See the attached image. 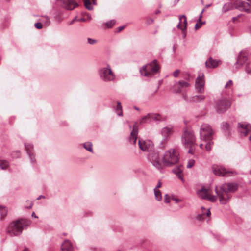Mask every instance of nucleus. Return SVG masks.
<instances>
[{
    "instance_id": "nucleus-28",
    "label": "nucleus",
    "mask_w": 251,
    "mask_h": 251,
    "mask_svg": "<svg viewBox=\"0 0 251 251\" xmlns=\"http://www.w3.org/2000/svg\"><path fill=\"white\" fill-rule=\"evenodd\" d=\"M84 148L89 152L93 153L92 143L90 142H87L83 144Z\"/></svg>"
},
{
    "instance_id": "nucleus-61",
    "label": "nucleus",
    "mask_w": 251,
    "mask_h": 251,
    "mask_svg": "<svg viewBox=\"0 0 251 251\" xmlns=\"http://www.w3.org/2000/svg\"><path fill=\"white\" fill-rule=\"evenodd\" d=\"M159 89V86L157 87V88L156 89V90H155V91L154 92V94H156V93L157 92L158 89Z\"/></svg>"
},
{
    "instance_id": "nucleus-10",
    "label": "nucleus",
    "mask_w": 251,
    "mask_h": 251,
    "mask_svg": "<svg viewBox=\"0 0 251 251\" xmlns=\"http://www.w3.org/2000/svg\"><path fill=\"white\" fill-rule=\"evenodd\" d=\"M197 194L198 196L203 200H207L210 202H214L217 201V196H214L210 194L209 189L204 187H202L200 190L197 191Z\"/></svg>"
},
{
    "instance_id": "nucleus-45",
    "label": "nucleus",
    "mask_w": 251,
    "mask_h": 251,
    "mask_svg": "<svg viewBox=\"0 0 251 251\" xmlns=\"http://www.w3.org/2000/svg\"><path fill=\"white\" fill-rule=\"evenodd\" d=\"M20 156V152L19 151H16L13 152V157H19Z\"/></svg>"
},
{
    "instance_id": "nucleus-9",
    "label": "nucleus",
    "mask_w": 251,
    "mask_h": 251,
    "mask_svg": "<svg viewBox=\"0 0 251 251\" xmlns=\"http://www.w3.org/2000/svg\"><path fill=\"white\" fill-rule=\"evenodd\" d=\"M230 106L229 100L225 98L219 99L215 101V108L217 112L223 113Z\"/></svg>"
},
{
    "instance_id": "nucleus-31",
    "label": "nucleus",
    "mask_w": 251,
    "mask_h": 251,
    "mask_svg": "<svg viewBox=\"0 0 251 251\" xmlns=\"http://www.w3.org/2000/svg\"><path fill=\"white\" fill-rule=\"evenodd\" d=\"M9 167V163L6 160L0 161V168L5 170Z\"/></svg>"
},
{
    "instance_id": "nucleus-8",
    "label": "nucleus",
    "mask_w": 251,
    "mask_h": 251,
    "mask_svg": "<svg viewBox=\"0 0 251 251\" xmlns=\"http://www.w3.org/2000/svg\"><path fill=\"white\" fill-rule=\"evenodd\" d=\"M213 173L217 176H229L233 175L236 174L235 171H230L227 170L223 166L213 165L212 167Z\"/></svg>"
},
{
    "instance_id": "nucleus-26",
    "label": "nucleus",
    "mask_w": 251,
    "mask_h": 251,
    "mask_svg": "<svg viewBox=\"0 0 251 251\" xmlns=\"http://www.w3.org/2000/svg\"><path fill=\"white\" fill-rule=\"evenodd\" d=\"M222 129L226 132H227L228 134H229V131L230 130V126L229 124L226 122H224L222 123L221 126Z\"/></svg>"
},
{
    "instance_id": "nucleus-3",
    "label": "nucleus",
    "mask_w": 251,
    "mask_h": 251,
    "mask_svg": "<svg viewBox=\"0 0 251 251\" xmlns=\"http://www.w3.org/2000/svg\"><path fill=\"white\" fill-rule=\"evenodd\" d=\"M30 224V221L26 219H20L13 221L8 226L7 233L11 236L20 235L23 229L28 227Z\"/></svg>"
},
{
    "instance_id": "nucleus-22",
    "label": "nucleus",
    "mask_w": 251,
    "mask_h": 251,
    "mask_svg": "<svg viewBox=\"0 0 251 251\" xmlns=\"http://www.w3.org/2000/svg\"><path fill=\"white\" fill-rule=\"evenodd\" d=\"M183 170V167L182 165H179L176 167H175L172 170V172L173 173L176 174L179 179L184 182V179L181 175Z\"/></svg>"
},
{
    "instance_id": "nucleus-64",
    "label": "nucleus",
    "mask_w": 251,
    "mask_h": 251,
    "mask_svg": "<svg viewBox=\"0 0 251 251\" xmlns=\"http://www.w3.org/2000/svg\"><path fill=\"white\" fill-rule=\"evenodd\" d=\"M238 68H239V67H237H237H236V70H237V69H238Z\"/></svg>"
},
{
    "instance_id": "nucleus-44",
    "label": "nucleus",
    "mask_w": 251,
    "mask_h": 251,
    "mask_svg": "<svg viewBox=\"0 0 251 251\" xmlns=\"http://www.w3.org/2000/svg\"><path fill=\"white\" fill-rule=\"evenodd\" d=\"M233 84V83H232V81L231 80H229L227 83L226 84L225 87L226 88H230L231 87V86Z\"/></svg>"
},
{
    "instance_id": "nucleus-14",
    "label": "nucleus",
    "mask_w": 251,
    "mask_h": 251,
    "mask_svg": "<svg viewBox=\"0 0 251 251\" xmlns=\"http://www.w3.org/2000/svg\"><path fill=\"white\" fill-rule=\"evenodd\" d=\"M25 148L26 150L27 153L29 156V158L30 160L31 163L35 164L36 163V160L35 156L33 153V146L30 143L25 144Z\"/></svg>"
},
{
    "instance_id": "nucleus-4",
    "label": "nucleus",
    "mask_w": 251,
    "mask_h": 251,
    "mask_svg": "<svg viewBox=\"0 0 251 251\" xmlns=\"http://www.w3.org/2000/svg\"><path fill=\"white\" fill-rule=\"evenodd\" d=\"M181 142L186 148H189L188 152L193 154V149L195 146L197 145L194 132L190 129H186L181 135Z\"/></svg>"
},
{
    "instance_id": "nucleus-29",
    "label": "nucleus",
    "mask_w": 251,
    "mask_h": 251,
    "mask_svg": "<svg viewBox=\"0 0 251 251\" xmlns=\"http://www.w3.org/2000/svg\"><path fill=\"white\" fill-rule=\"evenodd\" d=\"M212 140H203V141L206 142V144L205 146V149L207 151H211L212 148V146L213 144V142L212 141Z\"/></svg>"
},
{
    "instance_id": "nucleus-19",
    "label": "nucleus",
    "mask_w": 251,
    "mask_h": 251,
    "mask_svg": "<svg viewBox=\"0 0 251 251\" xmlns=\"http://www.w3.org/2000/svg\"><path fill=\"white\" fill-rule=\"evenodd\" d=\"M173 130L172 127H165L162 129L161 134L164 137V141L166 142L167 138L172 134Z\"/></svg>"
},
{
    "instance_id": "nucleus-37",
    "label": "nucleus",
    "mask_w": 251,
    "mask_h": 251,
    "mask_svg": "<svg viewBox=\"0 0 251 251\" xmlns=\"http://www.w3.org/2000/svg\"><path fill=\"white\" fill-rule=\"evenodd\" d=\"M182 18H184V21H183V24L184 27H183V28H187V19H186V16L184 15L179 16V21L180 22H181Z\"/></svg>"
},
{
    "instance_id": "nucleus-49",
    "label": "nucleus",
    "mask_w": 251,
    "mask_h": 251,
    "mask_svg": "<svg viewBox=\"0 0 251 251\" xmlns=\"http://www.w3.org/2000/svg\"><path fill=\"white\" fill-rule=\"evenodd\" d=\"M245 71L247 74L251 75V69H250L249 67L246 66Z\"/></svg>"
},
{
    "instance_id": "nucleus-54",
    "label": "nucleus",
    "mask_w": 251,
    "mask_h": 251,
    "mask_svg": "<svg viewBox=\"0 0 251 251\" xmlns=\"http://www.w3.org/2000/svg\"><path fill=\"white\" fill-rule=\"evenodd\" d=\"M181 22H180L179 21V23H178V24L177 25V28L180 29L181 30V28H183V27H181V26H180Z\"/></svg>"
},
{
    "instance_id": "nucleus-17",
    "label": "nucleus",
    "mask_w": 251,
    "mask_h": 251,
    "mask_svg": "<svg viewBox=\"0 0 251 251\" xmlns=\"http://www.w3.org/2000/svg\"><path fill=\"white\" fill-rule=\"evenodd\" d=\"M138 135V126L135 124L133 127V129L130 133L129 141L131 144H134L136 142Z\"/></svg>"
},
{
    "instance_id": "nucleus-55",
    "label": "nucleus",
    "mask_w": 251,
    "mask_h": 251,
    "mask_svg": "<svg viewBox=\"0 0 251 251\" xmlns=\"http://www.w3.org/2000/svg\"><path fill=\"white\" fill-rule=\"evenodd\" d=\"M32 217L36 218H38V216L37 215H36V214H35L34 212H32Z\"/></svg>"
},
{
    "instance_id": "nucleus-46",
    "label": "nucleus",
    "mask_w": 251,
    "mask_h": 251,
    "mask_svg": "<svg viewBox=\"0 0 251 251\" xmlns=\"http://www.w3.org/2000/svg\"><path fill=\"white\" fill-rule=\"evenodd\" d=\"M164 202L167 203L170 202V197L168 194H166L165 195Z\"/></svg>"
},
{
    "instance_id": "nucleus-13",
    "label": "nucleus",
    "mask_w": 251,
    "mask_h": 251,
    "mask_svg": "<svg viewBox=\"0 0 251 251\" xmlns=\"http://www.w3.org/2000/svg\"><path fill=\"white\" fill-rule=\"evenodd\" d=\"M190 86L189 83L184 81L181 80L176 82L175 83L173 87L174 91L176 93H180L182 89L188 87Z\"/></svg>"
},
{
    "instance_id": "nucleus-35",
    "label": "nucleus",
    "mask_w": 251,
    "mask_h": 251,
    "mask_svg": "<svg viewBox=\"0 0 251 251\" xmlns=\"http://www.w3.org/2000/svg\"><path fill=\"white\" fill-rule=\"evenodd\" d=\"M86 21L85 19L84 18H81L80 19H78L77 16H75L71 21H70L69 23V25H71L74 23L75 21L78 22H85Z\"/></svg>"
},
{
    "instance_id": "nucleus-32",
    "label": "nucleus",
    "mask_w": 251,
    "mask_h": 251,
    "mask_svg": "<svg viewBox=\"0 0 251 251\" xmlns=\"http://www.w3.org/2000/svg\"><path fill=\"white\" fill-rule=\"evenodd\" d=\"M154 193L156 200L160 201L162 199V195L160 190L154 189Z\"/></svg>"
},
{
    "instance_id": "nucleus-33",
    "label": "nucleus",
    "mask_w": 251,
    "mask_h": 251,
    "mask_svg": "<svg viewBox=\"0 0 251 251\" xmlns=\"http://www.w3.org/2000/svg\"><path fill=\"white\" fill-rule=\"evenodd\" d=\"M84 5L85 7L89 10L93 9L90 0H84Z\"/></svg>"
},
{
    "instance_id": "nucleus-18",
    "label": "nucleus",
    "mask_w": 251,
    "mask_h": 251,
    "mask_svg": "<svg viewBox=\"0 0 251 251\" xmlns=\"http://www.w3.org/2000/svg\"><path fill=\"white\" fill-rule=\"evenodd\" d=\"M61 251H73L74 248L70 241L66 240L61 245Z\"/></svg>"
},
{
    "instance_id": "nucleus-24",
    "label": "nucleus",
    "mask_w": 251,
    "mask_h": 251,
    "mask_svg": "<svg viewBox=\"0 0 251 251\" xmlns=\"http://www.w3.org/2000/svg\"><path fill=\"white\" fill-rule=\"evenodd\" d=\"M204 11V9H203L199 17L198 20L197 21V23H196V24L195 25V29L196 30H197L199 28H200L202 25L205 24V22H201V18H202V14Z\"/></svg>"
},
{
    "instance_id": "nucleus-39",
    "label": "nucleus",
    "mask_w": 251,
    "mask_h": 251,
    "mask_svg": "<svg viewBox=\"0 0 251 251\" xmlns=\"http://www.w3.org/2000/svg\"><path fill=\"white\" fill-rule=\"evenodd\" d=\"M26 204L25 205V207L27 209H31L33 205V203L29 201H26Z\"/></svg>"
},
{
    "instance_id": "nucleus-7",
    "label": "nucleus",
    "mask_w": 251,
    "mask_h": 251,
    "mask_svg": "<svg viewBox=\"0 0 251 251\" xmlns=\"http://www.w3.org/2000/svg\"><path fill=\"white\" fill-rule=\"evenodd\" d=\"M214 132L211 126L207 124L201 126L200 130V138L201 140H212Z\"/></svg>"
},
{
    "instance_id": "nucleus-40",
    "label": "nucleus",
    "mask_w": 251,
    "mask_h": 251,
    "mask_svg": "<svg viewBox=\"0 0 251 251\" xmlns=\"http://www.w3.org/2000/svg\"><path fill=\"white\" fill-rule=\"evenodd\" d=\"M195 164V160L193 159L189 160L187 164V168H192Z\"/></svg>"
},
{
    "instance_id": "nucleus-15",
    "label": "nucleus",
    "mask_w": 251,
    "mask_h": 251,
    "mask_svg": "<svg viewBox=\"0 0 251 251\" xmlns=\"http://www.w3.org/2000/svg\"><path fill=\"white\" fill-rule=\"evenodd\" d=\"M62 6L67 10H72L77 7L78 4L74 0H63Z\"/></svg>"
},
{
    "instance_id": "nucleus-34",
    "label": "nucleus",
    "mask_w": 251,
    "mask_h": 251,
    "mask_svg": "<svg viewBox=\"0 0 251 251\" xmlns=\"http://www.w3.org/2000/svg\"><path fill=\"white\" fill-rule=\"evenodd\" d=\"M7 209L5 207L0 206V215L1 217H3L7 215Z\"/></svg>"
},
{
    "instance_id": "nucleus-63",
    "label": "nucleus",
    "mask_w": 251,
    "mask_h": 251,
    "mask_svg": "<svg viewBox=\"0 0 251 251\" xmlns=\"http://www.w3.org/2000/svg\"><path fill=\"white\" fill-rule=\"evenodd\" d=\"M28 251V249H25L24 251Z\"/></svg>"
},
{
    "instance_id": "nucleus-59",
    "label": "nucleus",
    "mask_w": 251,
    "mask_h": 251,
    "mask_svg": "<svg viewBox=\"0 0 251 251\" xmlns=\"http://www.w3.org/2000/svg\"><path fill=\"white\" fill-rule=\"evenodd\" d=\"M41 198H44V197L42 195H40V196H39L38 198H37V200H40Z\"/></svg>"
},
{
    "instance_id": "nucleus-53",
    "label": "nucleus",
    "mask_w": 251,
    "mask_h": 251,
    "mask_svg": "<svg viewBox=\"0 0 251 251\" xmlns=\"http://www.w3.org/2000/svg\"><path fill=\"white\" fill-rule=\"evenodd\" d=\"M125 28V26H122L118 27V31L121 32Z\"/></svg>"
},
{
    "instance_id": "nucleus-6",
    "label": "nucleus",
    "mask_w": 251,
    "mask_h": 251,
    "mask_svg": "<svg viewBox=\"0 0 251 251\" xmlns=\"http://www.w3.org/2000/svg\"><path fill=\"white\" fill-rule=\"evenodd\" d=\"M159 69L160 67L157 63V60H154L151 62L143 66L140 69V72L142 75L151 77L156 74Z\"/></svg>"
},
{
    "instance_id": "nucleus-56",
    "label": "nucleus",
    "mask_w": 251,
    "mask_h": 251,
    "mask_svg": "<svg viewBox=\"0 0 251 251\" xmlns=\"http://www.w3.org/2000/svg\"><path fill=\"white\" fill-rule=\"evenodd\" d=\"M211 214V213H210V209H208L207 213H206V215L207 216H209Z\"/></svg>"
},
{
    "instance_id": "nucleus-60",
    "label": "nucleus",
    "mask_w": 251,
    "mask_h": 251,
    "mask_svg": "<svg viewBox=\"0 0 251 251\" xmlns=\"http://www.w3.org/2000/svg\"><path fill=\"white\" fill-rule=\"evenodd\" d=\"M203 144H201L200 145V147L202 149L203 147Z\"/></svg>"
},
{
    "instance_id": "nucleus-43",
    "label": "nucleus",
    "mask_w": 251,
    "mask_h": 251,
    "mask_svg": "<svg viewBox=\"0 0 251 251\" xmlns=\"http://www.w3.org/2000/svg\"><path fill=\"white\" fill-rule=\"evenodd\" d=\"M34 26L38 29H42L43 27L42 24L39 22L35 23Z\"/></svg>"
},
{
    "instance_id": "nucleus-12",
    "label": "nucleus",
    "mask_w": 251,
    "mask_h": 251,
    "mask_svg": "<svg viewBox=\"0 0 251 251\" xmlns=\"http://www.w3.org/2000/svg\"><path fill=\"white\" fill-rule=\"evenodd\" d=\"M204 78L203 73L199 75L196 79L195 88L199 93H202L204 91Z\"/></svg>"
},
{
    "instance_id": "nucleus-23",
    "label": "nucleus",
    "mask_w": 251,
    "mask_h": 251,
    "mask_svg": "<svg viewBox=\"0 0 251 251\" xmlns=\"http://www.w3.org/2000/svg\"><path fill=\"white\" fill-rule=\"evenodd\" d=\"M152 122L151 119V113L148 114L147 115L143 116L140 121V124H144L146 123H150Z\"/></svg>"
},
{
    "instance_id": "nucleus-11",
    "label": "nucleus",
    "mask_w": 251,
    "mask_h": 251,
    "mask_svg": "<svg viewBox=\"0 0 251 251\" xmlns=\"http://www.w3.org/2000/svg\"><path fill=\"white\" fill-rule=\"evenodd\" d=\"M138 145L142 151L149 152L148 157L151 153L155 152L154 151H152L153 144L152 142L150 140H141L139 139L138 141Z\"/></svg>"
},
{
    "instance_id": "nucleus-42",
    "label": "nucleus",
    "mask_w": 251,
    "mask_h": 251,
    "mask_svg": "<svg viewBox=\"0 0 251 251\" xmlns=\"http://www.w3.org/2000/svg\"><path fill=\"white\" fill-rule=\"evenodd\" d=\"M87 41L88 43L91 45H93L97 43V41L96 40L90 38H87Z\"/></svg>"
},
{
    "instance_id": "nucleus-1",
    "label": "nucleus",
    "mask_w": 251,
    "mask_h": 251,
    "mask_svg": "<svg viewBox=\"0 0 251 251\" xmlns=\"http://www.w3.org/2000/svg\"><path fill=\"white\" fill-rule=\"evenodd\" d=\"M179 152L176 149L166 151L161 161L158 152H152L148 156V160L160 172H162L164 167H171L179 161Z\"/></svg>"
},
{
    "instance_id": "nucleus-57",
    "label": "nucleus",
    "mask_w": 251,
    "mask_h": 251,
    "mask_svg": "<svg viewBox=\"0 0 251 251\" xmlns=\"http://www.w3.org/2000/svg\"><path fill=\"white\" fill-rule=\"evenodd\" d=\"M211 4H207L206 6H205V7L204 9V10L205 9V8H208L210 6H211Z\"/></svg>"
},
{
    "instance_id": "nucleus-20",
    "label": "nucleus",
    "mask_w": 251,
    "mask_h": 251,
    "mask_svg": "<svg viewBox=\"0 0 251 251\" xmlns=\"http://www.w3.org/2000/svg\"><path fill=\"white\" fill-rule=\"evenodd\" d=\"M219 61L209 57V59L205 61V66L207 68H214L218 66Z\"/></svg>"
},
{
    "instance_id": "nucleus-27",
    "label": "nucleus",
    "mask_w": 251,
    "mask_h": 251,
    "mask_svg": "<svg viewBox=\"0 0 251 251\" xmlns=\"http://www.w3.org/2000/svg\"><path fill=\"white\" fill-rule=\"evenodd\" d=\"M115 110L119 116H123L122 106L120 102H117Z\"/></svg>"
},
{
    "instance_id": "nucleus-51",
    "label": "nucleus",
    "mask_w": 251,
    "mask_h": 251,
    "mask_svg": "<svg viewBox=\"0 0 251 251\" xmlns=\"http://www.w3.org/2000/svg\"><path fill=\"white\" fill-rule=\"evenodd\" d=\"M153 22H154V20L151 18H150L147 20V23L148 24H152L153 23Z\"/></svg>"
},
{
    "instance_id": "nucleus-5",
    "label": "nucleus",
    "mask_w": 251,
    "mask_h": 251,
    "mask_svg": "<svg viewBox=\"0 0 251 251\" xmlns=\"http://www.w3.org/2000/svg\"><path fill=\"white\" fill-rule=\"evenodd\" d=\"M98 74L100 79L104 82H114L116 80V75L109 64L100 68Z\"/></svg>"
},
{
    "instance_id": "nucleus-21",
    "label": "nucleus",
    "mask_w": 251,
    "mask_h": 251,
    "mask_svg": "<svg viewBox=\"0 0 251 251\" xmlns=\"http://www.w3.org/2000/svg\"><path fill=\"white\" fill-rule=\"evenodd\" d=\"M248 125L245 123H238V129L242 136H246L248 134Z\"/></svg>"
},
{
    "instance_id": "nucleus-52",
    "label": "nucleus",
    "mask_w": 251,
    "mask_h": 251,
    "mask_svg": "<svg viewBox=\"0 0 251 251\" xmlns=\"http://www.w3.org/2000/svg\"><path fill=\"white\" fill-rule=\"evenodd\" d=\"M197 219L199 220H201L202 219V215L199 214L197 216Z\"/></svg>"
},
{
    "instance_id": "nucleus-16",
    "label": "nucleus",
    "mask_w": 251,
    "mask_h": 251,
    "mask_svg": "<svg viewBox=\"0 0 251 251\" xmlns=\"http://www.w3.org/2000/svg\"><path fill=\"white\" fill-rule=\"evenodd\" d=\"M248 60V53L245 50L241 51L236 64L242 66L245 64Z\"/></svg>"
},
{
    "instance_id": "nucleus-30",
    "label": "nucleus",
    "mask_w": 251,
    "mask_h": 251,
    "mask_svg": "<svg viewBox=\"0 0 251 251\" xmlns=\"http://www.w3.org/2000/svg\"><path fill=\"white\" fill-rule=\"evenodd\" d=\"M151 115L152 122L153 121H160L161 120V117L160 114L156 113H151Z\"/></svg>"
},
{
    "instance_id": "nucleus-2",
    "label": "nucleus",
    "mask_w": 251,
    "mask_h": 251,
    "mask_svg": "<svg viewBox=\"0 0 251 251\" xmlns=\"http://www.w3.org/2000/svg\"><path fill=\"white\" fill-rule=\"evenodd\" d=\"M238 185L235 182L225 183L220 186H216L215 192L219 198L220 202L226 204L228 202L231 198L229 192H234L237 190Z\"/></svg>"
},
{
    "instance_id": "nucleus-25",
    "label": "nucleus",
    "mask_w": 251,
    "mask_h": 251,
    "mask_svg": "<svg viewBox=\"0 0 251 251\" xmlns=\"http://www.w3.org/2000/svg\"><path fill=\"white\" fill-rule=\"evenodd\" d=\"M205 96L202 95H195L191 98L190 101L192 102H199L203 101L205 99Z\"/></svg>"
},
{
    "instance_id": "nucleus-50",
    "label": "nucleus",
    "mask_w": 251,
    "mask_h": 251,
    "mask_svg": "<svg viewBox=\"0 0 251 251\" xmlns=\"http://www.w3.org/2000/svg\"><path fill=\"white\" fill-rule=\"evenodd\" d=\"M161 186V182L159 181L154 189L158 190Z\"/></svg>"
},
{
    "instance_id": "nucleus-58",
    "label": "nucleus",
    "mask_w": 251,
    "mask_h": 251,
    "mask_svg": "<svg viewBox=\"0 0 251 251\" xmlns=\"http://www.w3.org/2000/svg\"><path fill=\"white\" fill-rule=\"evenodd\" d=\"M174 201H176V202L177 203L179 201V200L178 199H174Z\"/></svg>"
},
{
    "instance_id": "nucleus-41",
    "label": "nucleus",
    "mask_w": 251,
    "mask_h": 251,
    "mask_svg": "<svg viewBox=\"0 0 251 251\" xmlns=\"http://www.w3.org/2000/svg\"><path fill=\"white\" fill-rule=\"evenodd\" d=\"M230 6V3L226 4L223 6V11L226 12L229 10V7Z\"/></svg>"
},
{
    "instance_id": "nucleus-48",
    "label": "nucleus",
    "mask_w": 251,
    "mask_h": 251,
    "mask_svg": "<svg viewBox=\"0 0 251 251\" xmlns=\"http://www.w3.org/2000/svg\"><path fill=\"white\" fill-rule=\"evenodd\" d=\"M180 71L179 70H176L174 73H173V76L175 77H177L178 76V75L179 74Z\"/></svg>"
},
{
    "instance_id": "nucleus-38",
    "label": "nucleus",
    "mask_w": 251,
    "mask_h": 251,
    "mask_svg": "<svg viewBox=\"0 0 251 251\" xmlns=\"http://www.w3.org/2000/svg\"><path fill=\"white\" fill-rule=\"evenodd\" d=\"M43 17L46 19V21L44 22V25L45 26H48L50 24V18L47 16H45Z\"/></svg>"
},
{
    "instance_id": "nucleus-62",
    "label": "nucleus",
    "mask_w": 251,
    "mask_h": 251,
    "mask_svg": "<svg viewBox=\"0 0 251 251\" xmlns=\"http://www.w3.org/2000/svg\"><path fill=\"white\" fill-rule=\"evenodd\" d=\"M201 209L202 210H203V209H204V210H205V208L203 206H201Z\"/></svg>"
},
{
    "instance_id": "nucleus-47",
    "label": "nucleus",
    "mask_w": 251,
    "mask_h": 251,
    "mask_svg": "<svg viewBox=\"0 0 251 251\" xmlns=\"http://www.w3.org/2000/svg\"><path fill=\"white\" fill-rule=\"evenodd\" d=\"M186 29L187 28H181V32H182V34L183 35V39H185V37H186V34H187Z\"/></svg>"
},
{
    "instance_id": "nucleus-36",
    "label": "nucleus",
    "mask_w": 251,
    "mask_h": 251,
    "mask_svg": "<svg viewBox=\"0 0 251 251\" xmlns=\"http://www.w3.org/2000/svg\"><path fill=\"white\" fill-rule=\"evenodd\" d=\"M115 24V21L114 20H111L105 23V25L107 28H111Z\"/></svg>"
}]
</instances>
